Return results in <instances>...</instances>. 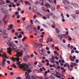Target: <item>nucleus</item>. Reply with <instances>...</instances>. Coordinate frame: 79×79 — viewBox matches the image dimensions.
Wrapping results in <instances>:
<instances>
[{"label":"nucleus","instance_id":"23","mask_svg":"<svg viewBox=\"0 0 79 79\" xmlns=\"http://www.w3.org/2000/svg\"><path fill=\"white\" fill-rule=\"evenodd\" d=\"M55 76V77H57L58 78H60V77H61V75H60V76H59V75H56Z\"/></svg>","mask_w":79,"mask_h":79},{"label":"nucleus","instance_id":"10","mask_svg":"<svg viewBox=\"0 0 79 79\" xmlns=\"http://www.w3.org/2000/svg\"><path fill=\"white\" fill-rule=\"evenodd\" d=\"M27 38L26 37V36H24V38L22 39V42H24V41H25V40H26V39H27Z\"/></svg>","mask_w":79,"mask_h":79},{"label":"nucleus","instance_id":"25","mask_svg":"<svg viewBox=\"0 0 79 79\" xmlns=\"http://www.w3.org/2000/svg\"><path fill=\"white\" fill-rule=\"evenodd\" d=\"M42 1V2L41 3V5H44V0H41Z\"/></svg>","mask_w":79,"mask_h":79},{"label":"nucleus","instance_id":"43","mask_svg":"<svg viewBox=\"0 0 79 79\" xmlns=\"http://www.w3.org/2000/svg\"><path fill=\"white\" fill-rule=\"evenodd\" d=\"M74 6H75V7H77V6H78V5L77 4H74Z\"/></svg>","mask_w":79,"mask_h":79},{"label":"nucleus","instance_id":"54","mask_svg":"<svg viewBox=\"0 0 79 79\" xmlns=\"http://www.w3.org/2000/svg\"><path fill=\"white\" fill-rule=\"evenodd\" d=\"M58 37H60V38H61V37H63V35H58Z\"/></svg>","mask_w":79,"mask_h":79},{"label":"nucleus","instance_id":"15","mask_svg":"<svg viewBox=\"0 0 79 79\" xmlns=\"http://www.w3.org/2000/svg\"><path fill=\"white\" fill-rule=\"evenodd\" d=\"M22 37L23 36H22V35L21 34H20L19 35L17 36V37H18V38H19V39H20V38H22Z\"/></svg>","mask_w":79,"mask_h":79},{"label":"nucleus","instance_id":"22","mask_svg":"<svg viewBox=\"0 0 79 79\" xmlns=\"http://www.w3.org/2000/svg\"><path fill=\"white\" fill-rule=\"evenodd\" d=\"M70 35H69L68 36V37H69V40L71 41V40H72V38H71V37H70Z\"/></svg>","mask_w":79,"mask_h":79},{"label":"nucleus","instance_id":"14","mask_svg":"<svg viewBox=\"0 0 79 79\" xmlns=\"http://www.w3.org/2000/svg\"><path fill=\"white\" fill-rule=\"evenodd\" d=\"M33 10L34 11H37V8L36 7H34L33 9Z\"/></svg>","mask_w":79,"mask_h":79},{"label":"nucleus","instance_id":"33","mask_svg":"<svg viewBox=\"0 0 79 79\" xmlns=\"http://www.w3.org/2000/svg\"><path fill=\"white\" fill-rule=\"evenodd\" d=\"M56 75H60V73L58 72H57L56 73Z\"/></svg>","mask_w":79,"mask_h":79},{"label":"nucleus","instance_id":"53","mask_svg":"<svg viewBox=\"0 0 79 79\" xmlns=\"http://www.w3.org/2000/svg\"><path fill=\"white\" fill-rule=\"evenodd\" d=\"M37 29H38V30H40V26H38L37 27Z\"/></svg>","mask_w":79,"mask_h":79},{"label":"nucleus","instance_id":"12","mask_svg":"<svg viewBox=\"0 0 79 79\" xmlns=\"http://www.w3.org/2000/svg\"><path fill=\"white\" fill-rule=\"evenodd\" d=\"M23 60L25 61H28V60L27 59V57H26V56H25L23 57Z\"/></svg>","mask_w":79,"mask_h":79},{"label":"nucleus","instance_id":"44","mask_svg":"<svg viewBox=\"0 0 79 79\" xmlns=\"http://www.w3.org/2000/svg\"><path fill=\"white\" fill-rule=\"evenodd\" d=\"M7 40L9 41H11V38H8L7 39Z\"/></svg>","mask_w":79,"mask_h":79},{"label":"nucleus","instance_id":"18","mask_svg":"<svg viewBox=\"0 0 79 79\" xmlns=\"http://www.w3.org/2000/svg\"><path fill=\"white\" fill-rule=\"evenodd\" d=\"M5 3V2L2 0L0 2V4H4Z\"/></svg>","mask_w":79,"mask_h":79},{"label":"nucleus","instance_id":"24","mask_svg":"<svg viewBox=\"0 0 79 79\" xmlns=\"http://www.w3.org/2000/svg\"><path fill=\"white\" fill-rule=\"evenodd\" d=\"M26 79H30V75H28L27 76Z\"/></svg>","mask_w":79,"mask_h":79},{"label":"nucleus","instance_id":"36","mask_svg":"<svg viewBox=\"0 0 79 79\" xmlns=\"http://www.w3.org/2000/svg\"><path fill=\"white\" fill-rule=\"evenodd\" d=\"M39 66H40V67H41L42 66H43V64H42L40 63L39 65Z\"/></svg>","mask_w":79,"mask_h":79},{"label":"nucleus","instance_id":"48","mask_svg":"<svg viewBox=\"0 0 79 79\" xmlns=\"http://www.w3.org/2000/svg\"><path fill=\"white\" fill-rule=\"evenodd\" d=\"M74 53V51L73 50V49L72 50H71V53Z\"/></svg>","mask_w":79,"mask_h":79},{"label":"nucleus","instance_id":"1","mask_svg":"<svg viewBox=\"0 0 79 79\" xmlns=\"http://www.w3.org/2000/svg\"><path fill=\"white\" fill-rule=\"evenodd\" d=\"M11 58L12 60H16L18 61L17 62V64L19 65L17 68L19 66L20 68H22V69L24 71H26L25 72L26 74L25 75V76H26V74H29L31 72V70L29 69V65H28L26 64H24L22 63V64H20V63L21 62L19 61V57L14 58L13 57H12V58L10 57V58Z\"/></svg>","mask_w":79,"mask_h":79},{"label":"nucleus","instance_id":"30","mask_svg":"<svg viewBox=\"0 0 79 79\" xmlns=\"http://www.w3.org/2000/svg\"><path fill=\"white\" fill-rule=\"evenodd\" d=\"M55 49H56V50H58V51H59V50H60V49H59V48H58V47H55Z\"/></svg>","mask_w":79,"mask_h":79},{"label":"nucleus","instance_id":"56","mask_svg":"<svg viewBox=\"0 0 79 79\" xmlns=\"http://www.w3.org/2000/svg\"><path fill=\"white\" fill-rule=\"evenodd\" d=\"M20 21H20V20H17V23H20Z\"/></svg>","mask_w":79,"mask_h":79},{"label":"nucleus","instance_id":"50","mask_svg":"<svg viewBox=\"0 0 79 79\" xmlns=\"http://www.w3.org/2000/svg\"><path fill=\"white\" fill-rule=\"evenodd\" d=\"M45 62H47V63L49 62V60H48L47 59H46L45 60Z\"/></svg>","mask_w":79,"mask_h":79},{"label":"nucleus","instance_id":"2","mask_svg":"<svg viewBox=\"0 0 79 79\" xmlns=\"http://www.w3.org/2000/svg\"><path fill=\"white\" fill-rule=\"evenodd\" d=\"M7 44L8 45H9L10 47H9L7 49V53H9V55H11V51L13 50L14 51H15V52H17V57H19V56H22L23 53V50H19V49L16 50V49L17 48V47L15 46H14L13 44H12L10 42H7Z\"/></svg>","mask_w":79,"mask_h":79},{"label":"nucleus","instance_id":"17","mask_svg":"<svg viewBox=\"0 0 79 79\" xmlns=\"http://www.w3.org/2000/svg\"><path fill=\"white\" fill-rule=\"evenodd\" d=\"M48 40H49V42H52V39L50 38H48Z\"/></svg>","mask_w":79,"mask_h":79},{"label":"nucleus","instance_id":"46","mask_svg":"<svg viewBox=\"0 0 79 79\" xmlns=\"http://www.w3.org/2000/svg\"><path fill=\"white\" fill-rule=\"evenodd\" d=\"M15 15L16 16L17 15H18L19 14V12H16L15 13Z\"/></svg>","mask_w":79,"mask_h":79},{"label":"nucleus","instance_id":"41","mask_svg":"<svg viewBox=\"0 0 79 79\" xmlns=\"http://www.w3.org/2000/svg\"><path fill=\"white\" fill-rule=\"evenodd\" d=\"M46 50H50V49L49 48H48V47H46Z\"/></svg>","mask_w":79,"mask_h":79},{"label":"nucleus","instance_id":"34","mask_svg":"<svg viewBox=\"0 0 79 79\" xmlns=\"http://www.w3.org/2000/svg\"><path fill=\"white\" fill-rule=\"evenodd\" d=\"M39 41L40 42H42L43 41V39L42 38H41L40 39Z\"/></svg>","mask_w":79,"mask_h":79},{"label":"nucleus","instance_id":"49","mask_svg":"<svg viewBox=\"0 0 79 79\" xmlns=\"http://www.w3.org/2000/svg\"><path fill=\"white\" fill-rule=\"evenodd\" d=\"M0 26H2V21L0 19Z\"/></svg>","mask_w":79,"mask_h":79},{"label":"nucleus","instance_id":"64","mask_svg":"<svg viewBox=\"0 0 79 79\" xmlns=\"http://www.w3.org/2000/svg\"><path fill=\"white\" fill-rule=\"evenodd\" d=\"M37 62L35 61L34 62V64H35V65H37Z\"/></svg>","mask_w":79,"mask_h":79},{"label":"nucleus","instance_id":"63","mask_svg":"<svg viewBox=\"0 0 79 79\" xmlns=\"http://www.w3.org/2000/svg\"><path fill=\"white\" fill-rule=\"evenodd\" d=\"M46 11L48 12V13H49L50 12V10H49V9H47Z\"/></svg>","mask_w":79,"mask_h":79},{"label":"nucleus","instance_id":"16","mask_svg":"<svg viewBox=\"0 0 79 79\" xmlns=\"http://www.w3.org/2000/svg\"><path fill=\"white\" fill-rule=\"evenodd\" d=\"M71 16H72L73 19H74L76 17V16L74 15H71Z\"/></svg>","mask_w":79,"mask_h":79},{"label":"nucleus","instance_id":"13","mask_svg":"<svg viewBox=\"0 0 79 79\" xmlns=\"http://www.w3.org/2000/svg\"><path fill=\"white\" fill-rule=\"evenodd\" d=\"M47 71H46L45 72V73L44 74V77H47Z\"/></svg>","mask_w":79,"mask_h":79},{"label":"nucleus","instance_id":"42","mask_svg":"<svg viewBox=\"0 0 79 79\" xmlns=\"http://www.w3.org/2000/svg\"><path fill=\"white\" fill-rule=\"evenodd\" d=\"M17 10L18 11H21V8H20V7H18L17 8Z\"/></svg>","mask_w":79,"mask_h":79},{"label":"nucleus","instance_id":"52","mask_svg":"<svg viewBox=\"0 0 79 79\" xmlns=\"http://www.w3.org/2000/svg\"><path fill=\"white\" fill-rule=\"evenodd\" d=\"M30 57H31V58H33V57H34V55L31 54L30 55Z\"/></svg>","mask_w":79,"mask_h":79},{"label":"nucleus","instance_id":"39","mask_svg":"<svg viewBox=\"0 0 79 79\" xmlns=\"http://www.w3.org/2000/svg\"><path fill=\"white\" fill-rule=\"evenodd\" d=\"M51 63H55V60L54 59H52Z\"/></svg>","mask_w":79,"mask_h":79},{"label":"nucleus","instance_id":"35","mask_svg":"<svg viewBox=\"0 0 79 79\" xmlns=\"http://www.w3.org/2000/svg\"><path fill=\"white\" fill-rule=\"evenodd\" d=\"M22 21H25V20H26V18L25 17H23L22 18Z\"/></svg>","mask_w":79,"mask_h":79},{"label":"nucleus","instance_id":"3","mask_svg":"<svg viewBox=\"0 0 79 79\" xmlns=\"http://www.w3.org/2000/svg\"><path fill=\"white\" fill-rule=\"evenodd\" d=\"M38 46L39 47V52L40 55H44L45 49L43 48V44H38Z\"/></svg>","mask_w":79,"mask_h":79},{"label":"nucleus","instance_id":"59","mask_svg":"<svg viewBox=\"0 0 79 79\" xmlns=\"http://www.w3.org/2000/svg\"><path fill=\"white\" fill-rule=\"evenodd\" d=\"M35 23H39V21L37 20H35Z\"/></svg>","mask_w":79,"mask_h":79},{"label":"nucleus","instance_id":"20","mask_svg":"<svg viewBox=\"0 0 79 79\" xmlns=\"http://www.w3.org/2000/svg\"><path fill=\"white\" fill-rule=\"evenodd\" d=\"M51 10L52 11H54V10H55V7L53 6L52 7Z\"/></svg>","mask_w":79,"mask_h":79},{"label":"nucleus","instance_id":"45","mask_svg":"<svg viewBox=\"0 0 79 79\" xmlns=\"http://www.w3.org/2000/svg\"><path fill=\"white\" fill-rule=\"evenodd\" d=\"M60 6L58 5L57 6V9H59L60 8Z\"/></svg>","mask_w":79,"mask_h":79},{"label":"nucleus","instance_id":"40","mask_svg":"<svg viewBox=\"0 0 79 79\" xmlns=\"http://www.w3.org/2000/svg\"><path fill=\"white\" fill-rule=\"evenodd\" d=\"M39 2L38 1H36V2H35V5H37L38 4H39Z\"/></svg>","mask_w":79,"mask_h":79},{"label":"nucleus","instance_id":"6","mask_svg":"<svg viewBox=\"0 0 79 79\" xmlns=\"http://www.w3.org/2000/svg\"><path fill=\"white\" fill-rule=\"evenodd\" d=\"M3 38L4 39H6L8 37V34H6V32H7V31L6 30H4L3 31Z\"/></svg>","mask_w":79,"mask_h":79},{"label":"nucleus","instance_id":"26","mask_svg":"<svg viewBox=\"0 0 79 79\" xmlns=\"http://www.w3.org/2000/svg\"><path fill=\"white\" fill-rule=\"evenodd\" d=\"M36 77H37L38 78H39V79H44V78L42 77H39L37 76H36Z\"/></svg>","mask_w":79,"mask_h":79},{"label":"nucleus","instance_id":"21","mask_svg":"<svg viewBox=\"0 0 79 79\" xmlns=\"http://www.w3.org/2000/svg\"><path fill=\"white\" fill-rule=\"evenodd\" d=\"M31 78L32 79H37V78H35L34 75L31 76Z\"/></svg>","mask_w":79,"mask_h":79},{"label":"nucleus","instance_id":"8","mask_svg":"<svg viewBox=\"0 0 79 79\" xmlns=\"http://www.w3.org/2000/svg\"><path fill=\"white\" fill-rule=\"evenodd\" d=\"M45 6L46 7V8H48V6H49L50 8L52 6L50 4L48 3H45Z\"/></svg>","mask_w":79,"mask_h":79},{"label":"nucleus","instance_id":"38","mask_svg":"<svg viewBox=\"0 0 79 79\" xmlns=\"http://www.w3.org/2000/svg\"><path fill=\"white\" fill-rule=\"evenodd\" d=\"M2 35V30H0V35Z\"/></svg>","mask_w":79,"mask_h":79},{"label":"nucleus","instance_id":"61","mask_svg":"<svg viewBox=\"0 0 79 79\" xmlns=\"http://www.w3.org/2000/svg\"><path fill=\"white\" fill-rule=\"evenodd\" d=\"M4 75L5 76H8V74H7V73H4Z\"/></svg>","mask_w":79,"mask_h":79},{"label":"nucleus","instance_id":"55","mask_svg":"<svg viewBox=\"0 0 79 79\" xmlns=\"http://www.w3.org/2000/svg\"><path fill=\"white\" fill-rule=\"evenodd\" d=\"M19 3H21V2H22V4H23V1H22V0H21L19 1Z\"/></svg>","mask_w":79,"mask_h":79},{"label":"nucleus","instance_id":"47","mask_svg":"<svg viewBox=\"0 0 79 79\" xmlns=\"http://www.w3.org/2000/svg\"><path fill=\"white\" fill-rule=\"evenodd\" d=\"M37 14L38 15H40V16H42V15L41 14L38 13Z\"/></svg>","mask_w":79,"mask_h":79},{"label":"nucleus","instance_id":"60","mask_svg":"<svg viewBox=\"0 0 79 79\" xmlns=\"http://www.w3.org/2000/svg\"><path fill=\"white\" fill-rule=\"evenodd\" d=\"M12 33H14V32H15V29H12Z\"/></svg>","mask_w":79,"mask_h":79},{"label":"nucleus","instance_id":"27","mask_svg":"<svg viewBox=\"0 0 79 79\" xmlns=\"http://www.w3.org/2000/svg\"><path fill=\"white\" fill-rule=\"evenodd\" d=\"M23 46H24L25 47H27V44L25 43H23Z\"/></svg>","mask_w":79,"mask_h":79},{"label":"nucleus","instance_id":"4","mask_svg":"<svg viewBox=\"0 0 79 79\" xmlns=\"http://www.w3.org/2000/svg\"><path fill=\"white\" fill-rule=\"evenodd\" d=\"M2 56V58H3L2 64H3V65H5V61H6V59L8 57L6 56V53H4L3 55Z\"/></svg>","mask_w":79,"mask_h":79},{"label":"nucleus","instance_id":"62","mask_svg":"<svg viewBox=\"0 0 79 79\" xmlns=\"http://www.w3.org/2000/svg\"><path fill=\"white\" fill-rule=\"evenodd\" d=\"M56 63L57 64H58V65H59V62H58V61H57L56 62Z\"/></svg>","mask_w":79,"mask_h":79},{"label":"nucleus","instance_id":"31","mask_svg":"<svg viewBox=\"0 0 79 79\" xmlns=\"http://www.w3.org/2000/svg\"><path fill=\"white\" fill-rule=\"evenodd\" d=\"M33 30L35 31V32H37V28H36L34 27L33 28Z\"/></svg>","mask_w":79,"mask_h":79},{"label":"nucleus","instance_id":"28","mask_svg":"<svg viewBox=\"0 0 79 79\" xmlns=\"http://www.w3.org/2000/svg\"><path fill=\"white\" fill-rule=\"evenodd\" d=\"M48 1H49V3H53V1L52 0H48Z\"/></svg>","mask_w":79,"mask_h":79},{"label":"nucleus","instance_id":"32","mask_svg":"<svg viewBox=\"0 0 79 79\" xmlns=\"http://www.w3.org/2000/svg\"><path fill=\"white\" fill-rule=\"evenodd\" d=\"M41 9L42 10H43V11H46V10H45V8L44 7H42Z\"/></svg>","mask_w":79,"mask_h":79},{"label":"nucleus","instance_id":"51","mask_svg":"<svg viewBox=\"0 0 79 79\" xmlns=\"http://www.w3.org/2000/svg\"><path fill=\"white\" fill-rule=\"evenodd\" d=\"M6 2H7L8 3H10L11 2L10 1H9V0H7L6 1Z\"/></svg>","mask_w":79,"mask_h":79},{"label":"nucleus","instance_id":"37","mask_svg":"<svg viewBox=\"0 0 79 79\" xmlns=\"http://www.w3.org/2000/svg\"><path fill=\"white\" fill-rule=\"evenodd\" d=\"M68 69L70 71H72L73 70V68H71L70 67H68Z\"/></svg>","mask_w":79,"mask_h":79},{"label":"nucleus","instance_id":"29","mask_svg":"<svg viewBox=\"0 0 79 79\" xmlns=\"http://www.w3.org/2000/svg\"><path fill=\"white\" fill-rule=\"evenodd\" d=\"M64 2H65V3H67L68 4H69L70 3L67 0H65Z\"/></svg>","mask_w":79,"mask_h":79},{"label":"nucleus","instance_id":"57","mask_svg":"<svg viewBox=\"0 0 79 79\" xmlns=\"http://www.w3.org/2000/svg\"><path fill=\"white\" fill-rule=\"evenodd\" d=\"M20 34H22L23 35L24 34V33L23 31H21L20 32Z\"/></svg>","mask_w":79,"mask_h":79},{"label":"nucleus","instance_id":"5","mask_svg":"<svg viewBox=\"0 0 79 79\" xmlns=\"http://www.w3.org/2000/svg\"><path fill=\"white\" fill-rule=\"evenodd\" d=\"M27 31L28 33H31L32 32V27L31 26H28L27 27Z\"/></svg>","mask_w":79,"mask_h":79},{"label":"nucleus","instance_id":"11","mask_svg":"<svg viewBox=\"0 0 79 79\" xmlns=\"http://www.w3.org/2000/svg\"><path fill=\"white\" fill-rule=\"evenodd\" d=\"M13 25L12 24H10V25L8 26L9 27H10V29H13Z\"/></svg>","mask_w":79,"mask_h":79},{"label":"nucleus","instance_id":"58","mask_svg":"<svg viewBox=\"0 0 79 79\" xmlns=\"http://www.w3.org/2000/svg\"><path fill=\"white\" fill-rule=\"evenodd\" d=\"M10 74L11 76H12V75H13V74H14V73L13 72H11L10 73Z\"/></svg>","mask_w":79,"mask_h":79},{"label":"nucleus","instance_id":"9","mask_svg":"<svg viewBox=\"0 0 79 79\" xmlns=\"http://www.w3.org/2000/svg\"><path fill=\"white\" fill-rule=\"evenodd\" d=\"M33 45L35 48H37V47H38V44L35 43L33 44Z\"/></svg>","mask_w":79,"mask_h":79},{"label":"nucleus","instance_id":"19","mask_svg":"<svg viewBox=\"0 0 79 79\" xmlns=\"http://www.w3.org/2000/svg\"><path fill=\"white\" fill-rule=\"evenodd\" d=\"M56 32H57V34H59V33H60V31L58 30V28H56Z\"/></svg>","mask_w":79,"mask_h":79},{"label":"nucleus","instance_id":"7","mask_svg":"<svg viewBox=\"0 0 79 79\" xmlns=\"http://www.w3.org/2000/svg\"><path fill=\"white\" fill-rule=\"evenodd\" d=\"M69 58L71 59V61H74V60L76 59V56H74L73 57L72 56H70L69 57Z\"/></svg>","mask_w":79,"mask_h":79}]
</instances>
